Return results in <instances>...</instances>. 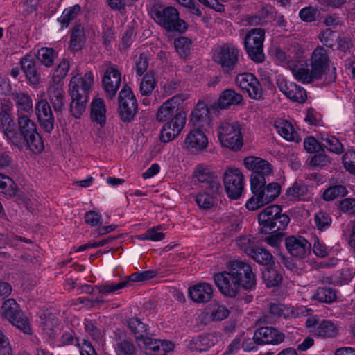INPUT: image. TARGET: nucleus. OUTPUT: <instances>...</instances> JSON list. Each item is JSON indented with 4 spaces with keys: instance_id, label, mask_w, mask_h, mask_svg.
I'll return each mask as SVG.
<instances>
[{
    "instance_id": "f257e3e1",
    "label": "nucleus",
    "mask_w": 355,
    "mask_h": 355,
    "mask_svg": "<svg viewBox=\"0 0 355 355\" xmlns=\"http://www.w3.org/2000/svg\"><path fill=\"white\" fill-rule=\"evenodd\" d=\"M214 280L221 293L230 297H235L241 287L249 291L256 287L255 275L251 266L241 261H232L230 271L216 274Z\"/></svg>"
},
{
    "instance_id": "f03ea898",
    "label": "nucleus",
    "mask_w": 355,
    "mask_h": 355,
    "mask_svg": "<svg viewBox=\"0 0 355 355\" xmlns=\"http://www.w3.org/2000/svg\"><path fill=\"white\" fill-rule=\"evenodd\" d=\"M17 128L8 132V142L19 150L28 149L35 154L42 153L44 145L35 121L23 113L17 114Z\"/></svg>"
},
{
    "instance_id": "7ed1b4c3",
    "label": "nucleus",
    "mask_w": 355,
    "mask_h": 355,
    "mask_svg": "<svg viewBox=\"0 0 355 355\" xmlns=\"http://www.w3.org/2000/svg\"><path fill=\"white\" fill-rule=\"evenodd\" d=\"M127 327L134 335L139 347L148 355H166L174 348L171 342L148 336V327L137 318H130Z\"/></svg>"
},
{
    "instance_id": "20e7f679",
    "label": "nucleus",
    "mask_w": 355,
    "mask_h": 355,
    "mask_svg": "<svg viewBox=\"0 0 355 355\" xmlns=\"http://www.w3.org/2000/svg\"><path fill=\"white\" fill-rule=\"evenodd\" d=\"M151 18L167 31L183 33L187 28L185 21L180 18L178 10L173 6H165L154 1L149 9Z\"/></svg>"
},
{
    "instance_id": "39448f33",
    "label": "nucleus",
    "mask_w": 355,
    "mask_h": 355,
    "mask_svg": "<svg viewBox=\"0 0 355 355\" xmlns=\"http://www.w3.org/2000/svg\"><path fill=\"white\" fill-rule=\"evenodd\" d=\"M289 222L288 216L282 213L279 205L268 206L259 215V223L261 226L260 231L266 234L284 230Z\"/></svg>"
},
{
    "instance_id": "423d86ee",
    "label": "nucleus",
    "mask_w": 355,
    "mask_h": 355,
    "mask_svg": "<svg viewBox=\"0 0 355 355\" xmlns=\"http://www.w3.org/2000/svg\"><path fill=\"white\" fill-rule=\"evenodd\" d=\"M257 184L255 188L250 186L252 196L245 203V207L250 211H254L259 208L273 201L277 198L281 191V187L277 182Z\"/></svg>"
},
{
    "instance_id": "0eeeda50",
    "label": "nucleus",
    "mask_w": 355,
    "mask_h": 355,
    "mask_svg": "<svg viewBox=\"0 0 355 355\" xmlns=\"http://www.w3.org/2000/svg\"><path fill=\"white\" fill-rule=\"evenodd\" d=\"M242 126L236 121H225L217 128L220 144L232 150H239L243 145Z\"/></svg>"
},
{
    "instance_id": "6e6552de",
    "label": "nucleus",
    "mask_w": 355,
    "mask_h": 355,
    "mask_svg": "<svg viewBox=\"0 0 355 355\" xmlns=\"http://www.w3.org/2000/svg\"><path fill=\"white\" fill-rule=\"evenodd\" d=\"M245 166L252 171L250 186L255 188L257 184H266L267 178L272 175L271 164L266 160L257 157H248L244 159Z\"/></svg>"
},
{
    "instance_id": "1a4fd4ad",
    "label": "nucleus",
    "mask_w": 355,
    "mask_h": 355,
    "mask_svg": "<svg viewBox=\"0 0 355 355\" xmlns=\"http://www.w3.org/2000/svg\"><path fill=\"white\" fill-rule=\"evenodd\" d=\"M265 30L259 28H252L244 38V46L247 54L256 62H262L265 59L263 44L265 39Z\"/></svg>"
},
{
    "instance_id": "9d476101",
    "label": "nucleus",
    "mask_w": 355,
    "mask_h": 355,
    "mask_svg": "<svg viewBox=\"0 0 355 355\" xmlns=\"http://www.w3.org/2000/svg\"><path fill=\"white\" fill-rule=\"evenodd\" d=\"M1 315L14 326L24 333L31 334V329L28 318L20 311L15 300L10 298L6 300L1 307Z\"/></svg>"
},
{
    "instance_id": "9b49d317",
    "label": "nucleus",
    "mask_w": 355,
    "mask_h": 355,
    "mask_svg": "<svg viewBox=\"0 0 355 355\" xmlns=\"http://www.w3.org/2000/svg\"><path fill=\"white\" fill-rule=\"evenodd\" d=\"M138 103L130 87H123L118 98V112L124 122L132 121L137 112Z\"/></svg>"
},
{
    "instance_id": "f8f14e48",
    "label": "nucleus",
    "mask_w": 355,
    "mask_h": 355,
    "mask_svg": "<svg viewBox=\"0 0 355 355\" xmlns=\"http://www.w3.org/2000/svg\"><path fill=\"white\" fill-rule=\"evenodd\" d=\"M239 51L232 44H225L216 50L214 59L220 64L223 69L230 73L233 71L239 61Z\"/></svg>"
},
{
    "instance_id": "ddd939ff",
    "label": "nucleus",
    "mask_w": 355,
    "mask_h": 355,
    "mask_svg": "<svg viewBox=\"0 0 355 355\" xmlns=\"http://www.w3.org/2000/svg\"><path fill=\"white\" fill-rule=\"evenodd\" d=\"M224 187L227 195L232 199L241 196L244 188L243 175L238 168H229L224 175Z\"/></svg>"
},
{
    "instance_id": "4468645a",
    "label": "nucleus",
    "mask_w": 355,
    "mask_h": 355,
    "mask_svg": "<svg viewBox=\"0 0 355 355\" xmlns=\"http://www.w3.org/2000/svg\"><path fill=\"white\" fill-rule=\"evenodd\" d=\"M193 176L202 189H207L214 193L217 191H223L220 179L208 166L198 165L193 172Z\"/></svg>"
},
{
    "instance_id": "2eb2a0df",
    "label": "nucleus",
    "mask_w": 355,
    "mask_h": 355,
    "mask_svg": "<svg viewBox=\"0 0 355 355\" xmlns=\"http://www.w3.org/2000/svg\"><path fill=\"white\" fill-rule=\"evenodd\" d=\"M236 85L245 91L252 99L259 100L262 98L263 88L259 80L251 73H243L236 76Z\"/></svg>"
},
{
    "instance_id": "dca6fc26",
    "label": "nucleus",
    "mask_w": 355,
    "mask_h": 355,
    "mask_svg": "<svg viewBox=\"0 0 355 355\" xmlns=\"http://www.w3.org/2000/svg\"><path fill=\"white\" fill-rule=\"evenodd\" d=\"M186 123V113L178 112L173 117L166 122L161 130L160 139L163 142H168L174 139L181 132Z\"/></svg>"
},
{
    "instance_id": "f3484780",
    "label": "nucleus",
    "mask_w": 355,
    "mask_h": 355,
    "mask_svg": "<svg viewBox=\"0 0 355 355\" xmlns=\"http://www.w3.org/2000/svg\"><path fill=\"white\" fill-rule=\"evenodd\" d=\"M285 246L291 256L304 259L310 254L311 245L302 236H289L285 239Z\"/></svg>"
},
{
    "instance_id": "a211bd4d",
    "label": "nucleus",
    "mask_w": 355,
    "mask_h": 355,
    "mask_svg": "<svg viewBox=\"0 0 355 355\" xmlns=\"http://www.w3.org/2000/svg\"><path fill=\"white\" fill-rule=\"evenodd\" d=\"M102 84L106 97L112 99L121 86V72L116 68L108 67L104 71Z\"/></svg>"
},
{
    "instance_id": "6ab92c4d",
    "label": "nucleus",
    "mask_w": 355,
    "mask_h": 355,
    "mask_svg": "<svg viewBox=\"0 0 355 355\" xmlns=\"http://www.w3.org/2000/svg\"><path fill=\"white\" fill-rule=\"evenodd\" d=\"M35 114L44 131L50 133L54 128V116L49 103L41 99L35 103Z\"/></svg>"
},
{
    "instance_id": "aec40b11",
    "label": "nucleus",
    "mask_w": 355,
    "mask_h": 355,
    "mask_svg": "<svg viewBox=\"0 0 355 355\" xmlns=\"http://www.w3.org/2000/svg\"><path fill=\"white\" fill-rule=\"evenodd\" d=\"M254 339L257 345H279L285 339L282 332L271 327H262L255 331Z\"/></svg>"
},
{
    "instance_id": "412c9836",
    "label": "nucleus",
    "mask_w": 355,
    "mask_h": 355,
    "mask_svg": "<svg viewBox=\"0 0 355 355\" xmlns=\"http://www.w3.org/2000/svg\"><path fill=\"white\" fill-rule=\"evenodd\" d=\"M187 98V94H178L166 101L158 109L156 114L157 121H164L178 113L179 107Z\"/></svg>"
},
{
    "instance_id": "4be33fe9",
    "label": "nucleus",
    "mask_w": 355,
    "mask_h": 355,
    "mask_svg": "<svg viewBox=\"0 0 355 355\" xmlns=\"http://www.w3.org/2000/svg\"><path fill=\"white\" fill-rule=\"evenodd\" d=\"M94 76L92 71H87L83 76H73L69 85V93L77 92L80 94L89 96L94 84Z\"/></svg>"
},
{
    "instance_id": "5701e85b",
    "label": "nucleus",
    "mask_w": 355,
    "mask_h": 355,
    "mask_svg": "<svg viewBox=\"0 0 355 355\" xmlns=\"http://www.w3.org/2000/svg\"><path fill=\"white\" fill-rule=\"evenodd\" d=\"M329 57L326 50L322 46L314 49L310 60L311 69L315 77L321 78L328 67Z\"/></svg>"
},
{
    "instance_id": "b1692460",
    "label": "nucleus",
    "mask_w": 355,
    "mask_h": 355,
    "mask_svg": "<svg viewBox=\"0 0 355 355\" xmlns=\"http://www.w3.org/2000/svg\"><path fill=\"white\" fill-rule=\"evenodd\" d=\"M279 90L294 102L303 103L307 98L306 90L293 82L282 80L277 83Z\"/></svg>"
},
{
    "instance_id": "393cba45",
    "label": "nucleus",
    "mask_w": 355,
    "mask_h": 355,
    "mask_svg": "<svg viewBox=\"0 0 355 355\" xmlns=\"http://www.w3.org/2000/svg\"><path fill=\"white\" fill-rule=\"evenodd\" d=\"M209 141L205 132L198 128H195L190 130L186 136L184 144L187 149L202 151L205 150Z\"/></svg>"
},
{
    "instance_id": "a878e982",
    "label": "nucleus",
    "mask_w": 355,
    "mask_h": 355,
    "mask_svg": "<svg viewBox=\"0 0 355 355\" xmlns=\"http://www.w3.org/2000/svg\"><path fill=\"white\" fill-rule=\"evenodd\" d=\"M114 340L116 342L115 351L116 355H135L137 349L134 344L126 339L125 333L117 329L114 332Z\"/></svg>"
},
{
    "instance_id": "bb28decb",
    "label": "nucleus",
    "mask_w": 355,
    "mask_h": 355,
    "mask_svg": "<svg viewBox=\"0 0 355 355\" xmlns=\"http://www.w3.org/2000/svg\"><path fill=\"white\" fill-rule=\"evenodd\" d=\"M189 294L193 302L205 303L211 299L213 288L209 284L202 282L190 287L189 288Z\"/></svg>"
},
{
    "instance_id": "cd10ccee",
    "label": "nucleus",
    "mask_w": 355,
    "mask_h": 355,
    "mask_svg": "<svg viewBox=\"0 0 355 355\" xmlns=\"http://www.w3.org/2000/svg\"><path fill=\"white\" fill-rule=\"evenodd\" d=\"M46 93L55 112H61L64 108L65 101L62 85L49 83Z\"/></svg>"
},
{
    "instance_id": "c85d7f7f",
    "label": "nucleus",
    "mask_w": 355,
    "mask_h": 355,
    "mask_svg": "<svg viewBox=\"0 0 355 355\" xmlns=\"http://www.w3.org/2000/svg\"><path fill=\"white\" fill-rule=\"evenodd\" d=\"M21 65L28 84L33 87H37L41 82V78L35 68L33 59L30 55H26L21 60Z\"/></svg>"
},
{
    "instance_id": "c756f323",
    "label": "nucleus",
    "mask_w": 355,
    "mask_h": 355,
    "mask_svg": "<svg viewBox=\"0 0 355 355\" xmlns=\"http://www.w3.org/2000/svg\"><path fill=\"white\" fill-rule=\"evenodd\" d=\"M274 127L279 135L286 140L296 143L300 141L299 133L288 121L282 119H277L274 123Z\"/></svg>"
},
{
    "instance_id": "7c9ffc66",
    "label": "nucleus",
    "mask_w": 355,
    "mask_h": 355,
    "mask_svg": "<svg viewBox=\"0 0 355 355\" xmlns=\"http://www.w3.org/2000/svg\"><path fill=\"white\" fill-rule=\"evenodd\" d=\"M71 98L70 112L76 119H80L85 111L89 96L79 93H69Z\"/></svg>"
},
{
    "instance_id": "2f4dec72",
    "label": "nucleus",
    "mask_w": 355,
    "mask_h": 355,
    "mask_svg": "<svg viewBox=\"0 0 355 355\" xmlns=\"http://www.w3.org/2000/svg\"><path fill=\"white\" fill-rule=\"evenodd\" d=\"M106 106L103 99L95 98L91 103V119L101 126L106 122Z\"/></svg>"
},
{
    "instance_id": "473e14b6",
    "label": "nucleus",
    "mask_w": 355,
    "mask_h": 355,
    "mask_svg": "<svg viewBox=\"0 0 355 355\" xmlns=\"http://www.w3.org/2000/svg\"><path fill=\"white\" fill-rule=\"evenodd\" d=\"M308 191V187L306 184L301 181L295 182L286 189L285 198L289 201L304 200Z\"/></svg>"
},
{
    "instance_id": "72a5a7b5",
    "label": "nucleus",
    "mask_w": 355,
    "mask_h": 355,
    "mask_svg": "<svg viewBox=\"0 0 355 355\" xmlns=\"http://www.w3.org/2000/svg\"><path fill=\"white\" fill-rule=\"evenodd\" d=\"M218 342V338L216 335L208 334L201 335L196 338L193 339L191 343V348L193 350L202 352L206 351L210 347L214 346Z\"/></svg>"
},
{
    "instance_id": "f704fd0d",
    "label": "nucleus",
    "mask_w": 355,
    "mask_h": 355,
    "mask_svg": "<svg viewBox=\"0 0 355 355\" xmlns=\"http://www.w3.org/2000/svg\"><path fill=\"white\" fill-rule=\"evenodd\" d=\"M243 101V96L234 90L227 89L223 91L218 99V106L226 109L232 105H238Z\"/></svg>"
},
{
    "instance_id": "c9c22d12",
    "label": "nucleus",
    "mask_w": 355,
    "mask_h": 355,
    "mask_svg": "<svg viewBox=\"0 0 355 355\" xmlns=\"http://www.w3.org/2000/svg\"><path fill=\"white\" fill-rule=\"evenodd\" d=\"M203 191L196 196V202L200 209H208L214 205L215 198L220 196L222 191H217L214 193L207 189Z\"/></svg>"
},
{
    "instance_id": "e433bc0d",
    "label": "nucleus",
    "mask_w": 355,
    "mask_h": 355,
    "mask_svg": "<svg viewBox=\"0 0 355 355\" xmlns=\"http://www.w3.org/2000/svg\"><path fill=\"white\" fill-rule=\"evenodd\" d=\"M17 108V113L29 114L33 112V101L31 96L26 93L19 92L13 94Z\"/></svg>"
},
{
    "instance_id": "4c0bfd02",
    "label": "nucleus",
    "mask_w": 355,
    "mask_h": 355,
    "mask_svg": "<svg viewBox=\"0 0 355 355\" xmlns=\"http://www.w3.org/2000/svg\"><path fill=\"white\" fill-rule=\"evenodd\" d=\"M288 68L292 71L294 77L297 80L302 81L304 83H310L315 80L320 79L318 77H315L311 69L309 70V69L304 67H300L295 63L289 64Z\"/></svg>"
},
{
    "instance_id": "58836bf2",
    "label": "nucleus",
    "mask_w": 355,
    "mask_h": 355,
    "mask_svg": "<svg viewBox=\"0 0 355 355\" xmlns=\"http://www.w3.org/2000/svg\"><path fill=\"white\" fill-rule=\"evenodd\" d=\"M339 331L338 327L331 320H324L316 327L315 334L321 338H332Z\"/></svg>"
},
{
    "instance_id": "ea45409f",
    "label": "nucleus",
    "mask_w": 355,
    "mask_h": 355,
    "mask_svg": "<svg viewBox=\"0 0 355 355\" xmlns=\"http://www.w3.org/2000/svg\"><path fill=\"white\" fill-rule=\"evenodd\" d=\"M0 126L1 132L8 141V132H12V130L15 128V123L10 115L9 109L5 107H1L0 112Z\"/></svg>"
},
{
    "instance_id": "a19ab883",
    "label": "nucleus",
    "mask_w": 355,
    "mask_h": 355,
    "mask_svg": "<svg viewBox=\"0 0 355 355\" xmlns=\"http://www.w3.org/2000/svg\"><path fill=\"white\" fill-rule=\"evenodd\" d=\"M318 139L322 141V147H325L329 151L336 154L343 152V144L336 137L323 132L318 135Z\"/></svg>"
},
{
    "instance_id": "79ce46f5",
    "label": "nucleus",
    "mask_w": 355,
    "mask_h": 355,
    "mask_svg": "<svg viewBox=\"0 0 355 355\" xmlns=\"http://www.w3.org/2000/svg\"><path fill=\"white\" fill-rule=\"evenodd\" d=\"M81 12V8L78 4L65 8L61 16L58 19L61 28H67Z\"/></svg>"
},
{
    "instance_id": "37998d69",
    "label": "nucleus",
    "mask_w": 355,
    "mask_h": 355,
    "mask_svg": "<svg viewBox=\"0 0 355 355\" xmlns=\"http://www.w3.org/2000/svg\"><path fill=\"white\" fill-rule=\"evenodd\" d=\"M69 67L70 65L69 61L66 59H62L54 69L52 73L51 80L49 83L62 85L63 80L67 76Z\"/></svg>"
},
{
    "instance_id": "c03bdc74",
    "label": "nucleus",
    "mask_w": 355,
    "mask_h": 355,
    "mask_svg": "<svg viewBox=\"0 0 355 355\" xmlns=\"http://www.w3.org/2000/svg\"><path fill=\"white\" fill-rule=\"evenodd\" d=\"M156 85L157 80L155 73L153 71L147 72L140 83L139 90L142 96H149L152 94Z\"/></svg>"
},
{
    "instance_id": "a18cd8bd",
    "label": "nucleus",
    "mask_w": 355,
    "mask_h": 355,
    "mask_svg": "<svg viewBox=\"0 0 355 355\" xmlns=\"http://www.w3.org/2000/svg\"><path fill=\"white\" fill-rule=\"evenodd\" d=\"M85 37L84 28L81 24H76L71 31L70 39V48L73 51L80 50L85 42Z\"/></svg>"
},
{
    "instance_id": "49530a36",
    "label": "nucleus",
    "mask_w": 355,
    "mask_h": 355,
    "mask_svg": "<svg viewBox=\"0 0 355 355\" xmlns=\"http://www.w3.org/2000/svg\"><path fill=\"white\" fill-rule=\"evenodd\" d=\"M57 57V53L52 48L42 47L37 51V60L46 67H51L53 65L54 60Z\"/></svg>"
},
{
    "instance_id": "de8ad7c7",
    "label": "nucleus",
    "mask_w": 355,
    "mask_h": 355,
    "mask_svg": "<svg viewBox=\"0 0 355 355\" xmlns=\"http://www.w3.org/2000/svg\"><path fill=\"white\" fill-rule=\"evenodd\" d=\"M313 297L318 302L330 304L337 298L336 291L328 287H319L316 290Z\"/></svg>"
},
{
    "instance_id": "09e8293b",
    "label": "nucleus",
    "mask_w": 355,
    "mask_h": 355,
    "mask_svg": "<svg viewBox=\"0 0 355 355\" xmlns=\"http://www.w3.org/2000/svg\"><path fill=\"white\" fill-rule=\"evenodd\" d=\"M191 40L184 36L174 40L175 49L182 58H186L191 53Z\"/></svg>"
},
{
    "instance_id": "8fccbe9b",
    "label": "nucleus",
    "mask_w": 355,
    "mask_h": 355,
    "mask_svg": "<svg viewBox=\"0 0 355 355\" xmlns=\"http://www.w3.org/2000/svg\"><path fill=\"white\" fill-rule=\"evenodd\" d=\"M17 185L10 177L0 173V192L10 196L17 193Z\"/></svg>"
},
{
    "instance_id": "3c124183",
    "label": "nucleus",
    "mask_w": 355,
    "mask_h": 355,
    "mask_svg": "<svg viewBox=\"0 0 355 355\" xmlns=\"http://www.w3.org/2000/svg\"><path fill=\"white\" fill-rule=\"evenodd\" d=\"M262 278L268 287L277 286L282 281V276L279 272L268 267L262 270Z\"/></svg>"
},
{
    "instance_id": "603ef678",
    "label": "nucleus",
    "mask_w": 355,
    "mask_h": 355,
    "mask_svg": "<svg viewBox=\"0 0 355 355\" xmlns=\"http://www.w3.org/2000/svg\"><path fill=\"white\" fill-rule=\"evenodd\" d=\"M250 256L258 263L267 266L272 262V255L266 249L255 248Z\"/></svg>"
},
{
    "instance_id": "864d4df0",
    "label": "nucleus",
    "mask_w": 355,
    "mask_h": 355,
    "mask_svg": "<svg viewBox=\"0 0 355 355\" xmlns=\"http://www.w3.org/2000/svg\"><path fill=\"white\" fill-rule=\"evenodd\" d=\"M42 327L44 333L49 337L53 338L58 329V320L52 314L47 318H42Z\"/></svg>"
},
{
    "instance_id": "5fc2aeb1",
    "label": "nucleus",
    "mask_w": 355,
    "mask_h": 355,
    "mask_svg": "<svg viewBox=\"0 0 355 355\" xmlns=\"http://www.w3.org/2000/svg\"><path fill=\"white\" fill-rule=\"evenodd\" d=\"M209 114L207 107L205 103H198L191 114L190 123L193 125L200 124L201 121Z\"/></svg>"
},
{
    "instance_id": "6e6d98bb",
    "label": "nucleus",
    "mask_w": 355,
    "mask_h": 355,
    "mask_svg": "<svg viewBox=\"0 0 355 355\" xmlns=\"http://www.w3.org/2000/svg\"><path fill=\"white\" fill-rule=\"evenodd\" d=\"M128 286L129 285L127 279L125 278L124 280H122L116 284L105 283V284L103 285L96 286V288L98 291L99 293H101V295L103 296L108 293H114L119 289H121Z\"/></svg>"
},
{
    "instance_id": "4d7b16f0",
    "label": "nucleus",
    "mask_w": 355,
    "mask_h": 355,
    "mask_svg": "<svg viewBox=\"0 0 355 355\" xmlns=\"http://www.w3.org/2000/svg\"><path fill=\"white\" fill-rule=\"evenodd\" d=\"M347 193L345 187L340 184L335 185L329 187L324 191L323 198L327 201H331L336 198L344 196Z\"/></svg>"
},
{
    "instance_id": "13d9d810",
    "label": "nucleus",
    "mask_w": 355,
    "mask_h": 355,
    "mask_svg": "<svg viewBox=\"0 0 355 355\" xmlns=\"http://www.w3.org/2000/svg\"><path fill=\"white\" fill-rule=\"evenodd\" d=\"M314 221L315 227L320 231L327 230L331 224L330 216L323 211H320L315 214Z\"/></svg>"
},
{
    "instance_id": "bf43d9fd",
    "label": "nucleus",
    "mask_w": 355,
    "mask_h": 355,
    "mask_svg": "<svg viewBox=\"0 0 355 355\" xmlns=\"http://www.w3.org/2000/svg\"><path fill=\"white\" fill-rule=\"evenodd\" d=\"M336 36L335 35V31L328 28L321 31L319 35L320 41L327 47L333 48L336 44Z\"/></svg>"
},
{
    "instance_id": "052dcab7",
    "label": "nucleus",
    "mask_w": 355,
    "mask_h": 355,
    "mask_svg": "<svg viewBox=\"0 0 355 355\" xmlns=\"http://www.w3.org/2000/svg\"><path fill=\"white\" fill-rule=\"evenodd\" d=\"M157 276V272L154 270H144L139 272H135L128 277H126L128 285L131 282L148 280Z\"/></svg>"
},
{
    "instance_id": "680f3d73",
    "label": "nucleus",
    "mask_w": 355,
    "mask_h": 355,
    "mask_svg": "<svg viewBox=\"0 0 355 355\" xmlns=\"http://www.w3.org/2000/svg\"><path fill=\"white\" fill-rule=\"evenodd\" d=\"M160 227L157 226L148 230L144 234L139 236L140 240L159 241L164 239V234L159 232Z\"/></svg>"
},
{
    "instance_id": "e2e57ef3",
    "label": "nucleus",
    "mask_w": 355,
    "mask_h": 355,
    "mask_svg": "<svg viewBox=\"0 0 355 355\" xmlns=\"http://www.w3.org/2000/svg\"><path fill=\"white\" fill-rule=\"evenodd\" d=\"M211 318L214 320H223L229 315L228 309L223 305L214 304L211 306Z\"/></svg>"
},
{
    "instance_id": "0e129e2a",
    "label": "nucleus",
    "mask_w": 355,
    "mask_h": 355,
    "mask_svg": "<svg viewBox=\"0 0 355 355\" xmlns=\"http://www.w3.org/2000/svg\"><path fill=\"white\" fill-rule=\"evenodd\" d=\"M236 244L241 250L245 252L248 254H250V252L253 251L254 247V239L250 236H244L240 237L236 241Z\"/></svg>"
},
{
    "instance_id": "69168bd1",
    "label": "nucleus",
    "mask_w": 355,
    "mask_h": 355,
    "mask_svg": "<svg viewBox=\"0 0 355 355\" xmlns=\"http://www.w3.org/2000/svg\"><path fill=\"white\" fill-rule=\"evenodd\" d=\"M313 251L317 257L324 258L329 255L330 249L322 241L315 237L313 244Z\"/></svg>"
},
{
    "instance_id": "338daca9",
    "label": "nucleus",
    "mask_w": 355,
    "mask_h": 355,
    "mask_svg": "<svg viewBox=\"0 0 355 355\" xmlns=\"http://www.w3.org/2000/svg\"><path fill=\"white\" fill-rule=\"evenodd\" d=\"M339 209L348 215L355 216V198H347L340 202Z\"/></svg>"
},
{
    "instance_id": "774afa93",
    "label": "nucleus",
    "mask_w": 355,
    "mask_h": 355,
    "mask_svg": "<svg viewBox=\"0 0 355 355\" xmlns=\"http://www.w3.org/2000/svg\"><path fill=\"white\" fill-rule=\"evenodd\" d=\"M343 163L346 170L355 175V151L345 153L343 156Z\"/></svg>"
}]
</instances>
